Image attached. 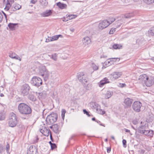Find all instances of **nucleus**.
Segmentation results:
<instances>
[{"label": "nucleus", "instance_id": "20", "mask_svg": "<svg viewBox=\"0 0 154 154\" xmlns=\"http://www.w3.org/2000/svg\"><path fill=\"white\" fill-rule=\"evenodd\" d=\"M21 8V6L18 4H14L11 8L12 11H14L19 10Z\"/></svg>", "mask_w": 154, "mask_h": 154}, {"label": "nucleus", "instance_id": "44", "mask_svg": "<svg viewBox=\"0 0 154 154\" xmlns=\"http://www.w3.org/2000/svg\"><path fill=\"white\" fill-rule=\"evenodd\" d=\"M51 58L55 61L57 60V55L56 54H54L52 55Z\"/></svg>", "mask_w": 154, "mask_h": 154}, {"label": "nucleus", "instance_id": "18", "mask_svg": "<svg viewBox=\"0 0 154 154\" xmlns=\"http://www.w3.org/2000/svg\"><path fill=\"white\" fill-rule=\"evenodd\" d=\"M90 106L91 109L96 110L97 109V108L100 106L97 103L94 102H91L90 103Z\"/></svg>", "mask_w": 154, "mask_h": 154}, {"label": "nucleus", "instance_id": "60", "mask_svg": "<svg viewBox=\"0 0 154 154\" xmlns=\"http://www.w3.org/2000/svg\"><path fill=\"white\" fill-rule=\"evenodd\" d=\"M49 134H50V139L53 142L54 141V139H53V138L52 137V134H51V132H50Z\"/></svg>", "mask_w": 154, "mask_h": 154}, {"label": "nucleus", "instance_id": "61", "mask_svg": "<svg viewBox=\"0 0 154 154\" xmlns=\"http://www.w3.org/2000/svg\"><path fill=\"white\" fill-rule=\"evenodd\" d=\"M111 149V148L110 147H107V152L108 153H109L110 152Z\"/></svg>", "mask_w": 154, "mask_h": 154}, {"label": "nucleus", "instance_id": "64", "mask_svg": "<svg viewBox=\"0 0 154 154\" xmlns=\"http://www.w3.org/2000/svg\"><path fill=\"white\" fill-rule=\"evenodd\" d=\"M133 124L136 125L137 123V121H133Z\"/></svg>", "mask_w": 154, "mask_h": 154}, {"label": "nucleus", "instance_id": "23", "mask_svg": "<svg viewBox=\"0 0 154 154\" xmlns=\"http://www.w3.org/2000/svg\"><path fill=\"white\" fill-rule=\"evenodd\" d=\"M53 129L55 133L57 134L59 132L58 125L57 124L53 125Z\"/></svg>", "mask_w": 154, "mask_h": 154}, {"label": "nucleus", "instance_id": "62", "mask_svg": "<svg viewBox=\"0 0 154 154\" xmlns=\"http://www.w3.org/2000/svg\"><path fill=\"white\" fill-rule=\"evenodd\" d=\"M125 131L126 132H128V133H129L131 135H132V134H131L130 133V131L128 129H125Z\"/></svg>", "mask_w": 154, "mask_h": 154}, {"label": "nucleus", "instance_id": "16", "mask_svg": "<svg viewBox=\"0 0 154 154\" xmlns=\"http://www.w3.org/2000/svg\"><path fill=\"white\" fill-rule=\"evenodd\" d=\"M52 13V11L50 10H47L41 14L42 16L43 17H48L51 15Z\"/></svg>", "mask_w": 154, "mask_h": 154}, {"label": "nucleus", "instance_id": "15", "mask_svg": "<svg viewBox=\"0 0 154 154\" xmlns=\"http://www.w3.org/2000/svg\"><path fill=\"white\" fill-rule=\"evenodd\" d=\"M154 83V79L151 78H149L148 79V80L146 81V82L144 84H145L146 86L148 87H150Z\"/></svg>", "mask_w": 154, "mask_h": 154}, {"label": "nucleus", "instance_id": "22", "mask_svg": "<svg viewBox=\"0 0 154 154\" xmlns=\"http://www.w3.org/2000/svg\"><path fill=\"white\" fill-rule=\"evenodd\" d=\"M56 5L59 8L61 9L66 8L67 7V5L66 4L62 3L60 2L57 3Z\"/></svg>", "mask_w": 154, "mask_h": 154}, {"label": "nucleus", "instance_id": "54", "mask_svg": "<svg viewBox=\"0 0 154 154\" xmlns=\"http://www.w3.org/2000/svg\"><path fill=\"white\" fill-rule=\"evenodd\" d=\"M39 140V138L38 137V136L37 135L36 137V138L35 140H34V143H37L38 142V140Z\"/></svg>", "mask_w": 154, "mask_h": 154}, {"label": "nucleus", "instance_id": "1", "mask_svg": "<svg viewBox=\"0 0 154 154\" xmlns=\"http://www.w3.org/2000/svg\"><path fill=\"white\" fill-rule=\"evenodd\" d=\"M18 109L20 114L26 116V117L23 118L24 119H28L32 113L31 107L24 103H20L18 105Z\"/></svg>", "mask_w": 154, "mask_h": 154}, {"label": "nucleus", "instance_id": "59", "mask_svg": "<svg viewBox=\"0 0 154 154\" xmlns=\"http://www.w3.org/2000/svg\"><path fill=\"white\" fill-rule=\"evenodd\" d=\"M37 2V0H31L30 3L33 4H35Z\"/></svg>", "mask_w": 154, "mask_h": 154}, {"label": "nucleus", "instance_id": "34", "mask_svg": "<svg viewBox=\"0 0 154 154\" xmlns=\"http://www.w3.org/2000/svg\"><path fill=\"white\" fill-rule=\"evenodd\" d=\"M62 37V35H55L51 37L53 41H55L57 40L59 37Z\"/></svg>", "mask_w": 154, "mask_h": 154}, {"label": "nucleus", "instance_id": "42", "mask_svg": "<svg viewBox=\"0 0 154 154\" xmlns=\"http://www.w3.org/2000/svg\"><path fill=\"white\" fill-rule=\"evenodd\" d=\"M16 54H15L14 53H9V56L11 58L14 59L15 58V57H16Z\"/></svg>", "mask_w": 154, "mask_h": 154}, {"label": "nucleus", "instance_id": "3", "mask_svg": "<svg viewBox=\"0 0 154 154\" xmlns=\"http://www.w3.org/2000/svg\"><path fill=\"white\" fill-rule=\"evenodd\" d=\"M17 117L16 115L12 112L10 114L8 121V125L11 127H14L17 125Z\"/></svg>", "mask_w": 154, "mask_h": 154}, {"label": "nucleus", "instance_id": "63", "mask_svg": "<svg viewBox=\"0 0 154 154\" xmlns=\"http://www.w3.org/2000/svg\"><path fill=\"white\" fill-rule=\"evenodd\" d=\"M145 152V150L143 149H141L140 150V153L142 154H144Z\"/></svg>", "mask_w": 154, "mask_h": 154}, {"label": "nucleus", "instance_id": "13", "mask_svg": "<svg viewBox=\"0 0 154 154\" xmlns=\"http://www.w3.org/2000/svg\"><path fill=\"white\" fill-rule=\"evenodd\" d=\"M108 22L107 20H104L100 23L98 26L99 29H102L107 27L109 25Z\"/></svg>", "mask_w": 154, "mask_h": 154}, {"label": "nucleus", "instance_id": "19", "mask_svg": "<svg viewBox=\"0 0 154 154\" xmlns=\"http://www.w3.org/2000/svg\"><path fill=\"white\" fill-rule=\"evenodd\" d=\"M17 25L18 23H10L8 24V26L9 28L10 29V30L13 31L15 29L17 26V27H18V26H17Z\"/></svg>", "mask_w": 154, "mask_h": 154}, {"label": "nucleus", "instance_id": "53", "mask_svg": "<svg viewBox=\"0 0 154 154\" xmlns=\"http://www.w3.org/2000/svg\"><path fill=\"white\" fill-rule=\"evenodd\" d=\"M67 16V17H63V18H62V19H63V21H68L69 19H68V17H67V15H66Z\"/></svg>", "mask_w": 154, "mask_h": 154}, {"label": "nucleus", "instance_id": "37", "mask_svg": "<svg viewBox=\"0 0 154 154\" xmlns=\"http://www.w3.org/2000/svg\"><path fill=\"white\" fill-rule=\"evenodd\" d=\"M112 47L114 49H120L122 48V46L119 44H114L113 45Z\"/></svg>", "mask_w": 154, "mask_h": 154}, {"label": "nucleus", "instance_id": "38", "mask_svg": "<svg viewBox=\"0 0 154 154\" xmlns=\"http://www.w3.org/2000/svg\"><path fill=\"white\" fill-rule=\"evenodd\" d=\"M143 1L147 4H150L154 2V0H143Z\"/></svg>", "mask_w": 154, "mask_h": 154}, {"label": "nucleus", "instance_id": "52", "mask_svg": "<svg viewBox=\"0 0 154 154\" xmlns=\"http://www.w3.org/2000/svg\"><path fill=\"white\" fill-rule=\"evenodd\" d=\"M4 150V148L3 147V146L1 144H0V153H2V152Z\"/></svg>", "mask_w": 154, "mask_h": 154}, {"label": "nucleus", "instance_id": "28", "mask_svg": "<svg viewBox=\"0 0 154 154\" xmlns=\"http://www.w3.org/2000/svg\"><path fill=\"white\" fill-rule=\"evenodd\" d=\"M147 134H143L147 136H149L150 137H152L153 134V131L152 130H149L148 129L147 130Z\"/></svg>", "mask_w": 154, "mask_h": 154}, {"label": "nucleus", "instance_id": "56", "mask_svg": "<svg viewBox=\"0 0 154 154\" xmlns=\"http://www.w3.org/2000/svg\"><path fill=\"white\" fill-rule=\"evenodd\" d=\"M3 17V15L0 12V23L1 22L2 20Z\"/></svg>", "mask_w": 154, "mask_h": 154}, {"label": "nucleus", "instance_id": "35", "mask_svg": "<svg viewBox=\"0 0 154 154\" xmlns=\"http://www.w3.org/2000/svg\"><path fill=\"white\" fill-rule=\"evenodd\" d=\"M5 114L3 112L0 113V121L4 120L5 118Z\"/></svg>", "mask_w": 154, "mask_h": 154}, {"label": "nucleus", "instance_id": "41", "mask_svg": "<svg viewBox=\"0 0 154 154\" xmlns=\"http://www.w3.org/2000/svg\"><path fill=\"white\" fill-rule=\"evenodd\" d=\"M62 114L61 116L63 119V120L65 117V114L66 112V111L64 109H63L62 110Z\"/></svg>", "mask_w": 154, "mask_h": 154}, {"label": "nucleus", "instance_id": "9", "mask_svg": "<svg viewBox=\"0 0 154 154\" xmlns=\"http://www.w3.org/2000/svg\"><path fill=\"white\" fill-rule=\"evenodd\" d=\"M40 75L44 77L47 78L49 76V72L45 66H43L40 69Z\"/></svg>", "mask_w": 154, "mask_h": 154}, {"label": "nucleus", "instance_id": "48", "mask_svg": "<svg viewBox=\"0 0 154 154\" xmlns=\"http://www.w3.org/2000/svg\"><path fill=\"white\" fill-rule=\"evenodd\" d=\"M83 112L85 114H86L89 117L90 116V115L89 114V112L87 111L86 109H84L83 110Z\"/></svg>", "mask_w": 154, "mask_h": 154}, {"label": "nucleus", "instance_id": "30", "mask_svg": "<svg viewBox=\"0 0 154 154\" xmlns=\"http://www.w3.org/2000/svg\"><path fill=\"white\" fill-rule=\"evenodd\" d=\"M82 84H85L87 82V79H86V77L84 74V76L81 78V79L79 80Z\"/></svg>", "mask_w": 154, "mask_h": 154}, {"label": "nucleus", "instance_id": "43", "mask_svg": "<svg viewBox=\"0 0 154 154\" xmlns=\"http://www.w3.org/2000/svg\"><path fill=\"white\" fill-rule=\"evenodd\" d=\"M115 20V19L113 17H111L110 18H109L108 20L107 21L108 22H109V25L112 23Z\"/></svg>", "mask_w": 154, "mask_h": 154}, {"label": "nucleus", "instance_id": "40", "mask_svg": "<svg viewBox=\"0 0 154 154\" xmlns=\"http://www.w3.org/2000/svg\"><path fill=\"white\" fill-rule=\"evenodd\" d=\"M67 17L69 20H70L73 19L75 18L77 16L73 14H71L70 15H67Z\"/></svg>", "mask_w": 154, "mask_h": 154}, {"label": "nucleus", "instance_id": "51", "mask_svg": "<svg viewBox=\"0 0 154 154\" xmlns=\"http://www.w3.org/2000/svg\"><path fill=\"white\" fill-rule=\"evenodd\" d=\"M50 41H53L52 39V38L51 37H48V38H46V39L45 42H48Z\"/></svg>", "mask_w": 154, "mask_h": 154}, {"label": "nucleus", "instance_id": "31", "mask_svg": "<svg viewBox=\"0 0 154 154\" xmlns=\"http://www.w3.org/2000/svg\"><path fill=\"white\" fill-rule=\"evenodd\" d=\"M11 6V4H10L8 0H7V3L4 9L6 11H8Z\"/></svg>", "mask_w": 154, "mask_h": 154}, {"label": "nucleus", "instance_id": "58", "mask_svg": "<svg viewBox=\"0 0 154 154\" xmlns=\"http://www.w3.org/2000/svg\"><path fill=\"white\" fill-rule=\"evenodd\" d=\"M16 57H15V58L14 59H16V60H19L20 61H21V58L19 57L18 55H16Z\"/></svg>", "mask_w": 154, "mask_h": 154}, {"label": "nucleus", "instance_id": "25", "mask_svg": "<svg viewBox=\"0 0 154 154\" xmlns=\"http://www.w3.org/2000/svg\"><path fill=\"white\" fill-rule=\"evenodd\" d=\"M148 34L149 36H154V27L149 29L148 31Z\"/></svg>", "mask_w": 154, "mask_h": 154}, {"label": "nucleus", "instance_id": "27", "mask_svg": "<svg viewBox=\"0 0 154 154\" xmlns=\"http://www.w3.org/2000/svg\"><path fill=\"white\" fill-rule=\"evenodd\" d=\"M28 98L29 100L32 101H35L36 100V97L33 94H29L28 96Z\"/></svg>", "mask_w": 154, "mask_h": 154}, {"label": "nucleus", "instance_id": "24", "mask_svg": "<svg viewBox=\"0 0 154 154\" xmlns=\"http://www.w3.org/2000/svg\"><path fill=\"white\" fill-rule=\"evenodd\" d=\"M113 94V92L110 91H108L105 94V98L106 99L109 98Z\"/></svg>", "mask_w": 154, "mask_h": 154}, {"label": "nucleus", "instance_id": "21", "mask_svg": "<svg viewBox=\"0 0 154 154\" xmlns=\"http://www.w3.org/2000/svg\"><path fill=\"white\" fill-rule=\"evenodd\" d=\"M83 42L85 45H86L91 43L90 39L88 37H86L84 38Z\"/></svg>", "mask_w": 154, "mask_h": 154}, {"label": "nucleus", "instance_id": "33", "mask_svg": "<svg viewBox=\"0 0 154 154\" xmlns=\"http://www.w3.org/2000/svg\"><path fill=\"white\" fill-rule=\"evenodd\" d=\"M84 76V74L82 72H80L77 73V76L78 79L79 80L81 79V78Z\"/></svg>", "mask_w": 154, "mask_h": 154}, {"label": "nucleus", "instance_id": "32", "mask_svg": "<svg viewBox=\"0 0 154 154\" xmlns=\"http://www.w3.org/2000/svg\"><path fill=\"white\" fill-rule=\"evenodd\" d=\"M133 14L132 13H128L125 14V15L122 16V18H130L133 17Z\"/></svg>", "mask_w": 154, "mask_h": 154}, {"label": "nucleus", "instance_id": "8", "mask_svg": "<svg viewBox=\"0 0 154 154\" xmlns=\"http://www.w3.org/2000/svg\"><path fill=\"white\" fill-rule=\"evenodd\" d=\"M133 102V100L129 98L125 99L123 102V105L125 109L131 107Z\"/></svg>", "mask_w": 154, "mask_h": 154}, {"label": "nucleus", "instance_id": "4", "mask_svg": "<svg viewBox=\"0 0 154 154\" xmlns=\"http://www.w3.org/2000/svg\"><path fill=\"white\" fill-rule=\"evenodd\" d=\"M30 87L28 84H24L21 87L20 92L22 95L23 96H26L29 93Z\"/></svg>", "mask_w": 154, "mask_h": 154}, {"label": "nucleus", "instance_id": "29", "mask_svg": "<svg viewBox=\"0 0 154 154\" xmlns=\"http://www.w3.org/2000/svg\"><path fill=\"white\" fill-rule=\"evenodd\" d=\"M96 112L100 114L103 115L105 113V111L100 108V106L96 110Z\"/></svg>", "mask_w": 154, "mask_h": 154}, {"label": "nucleus", "instance_id": "46", "mask_svg": "<svg viewBox=\"0 0 154 154\" xmlns=\"http://www.w3.org/2000/svg\"><path fill=\"white\" fill-rule=\"evenodd\" d=\"M92 66L93 69L94 70H97L98 69V67L97 66H96L94 64H92Z\"/></svg>", "mask_w": 154, "mask_h": 154}, {"label": "nucleus", "instance_id": "10", "mask_svg": "<svg viewBox=\"0 0 154 154\" xmlns=\"http://www.w3.org/2000/svg\"><path fill=\"white\" fill-rule=\"evenodd\" d=\"M38 149L35 146H31L27 150V154H37Z\"/></svg>", "mask_w": 154, "mask_h": 154}, {"label": "nucleus", "instance_id": "57", "mask_svg": "<svg viewBox=\"0 0 154 154\" xmlns=\"http://www.w3.org/2000/svg\"><path fill=\"white\" fill-rule=\"evenodd\" d=\"M96 122H97V123H98L100 125H101V126H103L104 127H105V126L104 125H103V124H102V123H100V122L98 120H96Z\"/></svg>", "mask_w": 154, "mask_h": 154}, {"label": "nucleus", "instance_id": "2", "mask_svg": "<svg viewBox=\"0 0 154 154\" xmlns=\"http://www.w3.org/2000/svg\"><path fill=\"white\" fill-rule=\"evenodd\" d=\"M57 119V113L53 112L47 116L46 121L48 125H51L55 122Z\"/></svg>", "mask_w": 154, "mask_h": 154}, {"label": "nucleus", "instance_id": "55", "mask_svg": "<svg viewBox=\"0 0 154 154\" xmlns=\"http://www.w3.org/2000/svg\"><path fill=\"white\" fill-rule=\"evenodd\" d=\"M120 86L121 88H123L126 86V85L125 83H120Z\"/></svg>", "mask_w": 154, "mask_h": 154}, {"label": "nucleus", "instance_id": "26", "mask_svg": "<svg viewBox=\"0 0 154 154\" xmlns=\"http://www.w3.org/2000/svg\"><path fill=\"white\" fill-rule=\"evenodd\" d=\"M123 21L122 20L120 19L119 20L115 22V24L116 25V28H118L120 27L121 25L123 23Z\"/></svg>", "mask_w": 154, "mask_h": 154}, {"label": "nucleus", "instance_id": "50", "mask_svg": "<svg viewBox=\"0 0 154 154\" xmlns=\"http://www.w3.org/2000/svg\"><path fill=\"white\" fill-rule=\"evenodd\" d=\"M51 146L52 150L54 149L57 148V146L54 143H53Z\"/></svg>", "mask_w": 154, "mask_h": 154}, {"label": "nucleus", "instance_id": "45", "mask_svg": "<svg viewBox=\"0 0 154 154\" xmlns=\"http://www.w3.org/2000/svg\"><path fill=\"white\" fill-rule=\"evenodd\" d=\"M10 146L9 144L8 143L7 145L6 146V150L7 151V152L8 153H10L9 152V149H10Z\"/></svg>", "mask_w": 154, "mask_h": 154}, {"label": "nucleus", "instance_id": "7", "mask_svg": "<svg viewBox=\"0 0 154 154\" xmlns=\"http://www.w3.org/2000/svg\"><path fill=\"white\" fill-rule=\"evenodd\" d=\"M142 106V104L140 101H135L132 104V109L135 112H139Z\"/></svg>", "mask_w": 154, "mask_h": 154}, {"label": "nucleus", "instance_id": "47", "mask_svg": "<svg viewBox=\"0 0 154 154\" xmlns=\"http://www.w3.org/2000/svg\"><path fill=\"white\" fill-rule=\"evenodd\" d=\"M116 28H111V30H110V31L109 32V34H113L114 33V32L116 31Z\"/></svg>", "mask_w": 154, "mask_h": 154}, {"label": "nucleus", "instance_id": "11", "mask_svg": "<svg viewBox=\"0 0 154 154\" xmlns=\"http://www.w3.org/2000/svg\"><path fill=\"white\" fill-rule=\"evenodd\" d=\"M148 78V75L145 74H143L141 75L138 79V80L139 82L141 83L143 85H144L146 81Z\"/></svg>", "mask_w": 154, "mask_h": 154}, {"label": "nucleus", "instance_id": "49", "mask_svg": "<svg viewBox=\"0 0 154 154\" xmlns=\"http://www.w3.org/2000/svg\"><path fill=\"white\" fill-rule=\"evenodd\" d=\"M126 143V140H125L123 139L122 140L123 146L125 148H126L127 146Z\"/></svg>", "mask_w": 154, "mask_h": 154}, {"label": "nucleus", "instance_id": "17", "mask_svg": "<svg viewBox=\"0 0 154 154\" xmlns=\"http://www.w3.org/2000/svg\"><path fill=\"white\" fill-rule=\"evenodd\" d=\"M109 83V79L106 78H105L103 79L100 81L99 82V86L102 87L105 84Z\"/></svg>", "mask_w": 154, "mask_h": 154}, {"label": "nucleus", "instance_id": "5", "mask_svg": "<svg viewBox=\"0 0 154 154\" xmlns=\"http://www.w3.org/2000/svg\"><path fill=\"white\" fill-rule=\"evenodd\" d=\"M148 123L145 122L144 125H141L138 128V132L139 133L143 134H147V130L148 129Z\"/></svg>", "mask_w": 154, "mask_h": 154}, {"label": "nucleus", "instance_id": "39", "mask_svg": "<svg viewBox=\"0 0 154 154\" xmlns=\"http://www.w3.org/2000/svg\"><path fill=\"white\" fill-rule=\"evenodd\" d=\"M19 128L21 131H24L25 129V126L22 124L20 123L18 125Z\"/></svg>", "mask_w": 154, "mask_h": 154}, {"label": "nucleus", "instance_id": "6", "mask_svg": "<svg viewBox=\"0 0 154 154\" xmlns=\"http://www.w3.org/2000/svg\"><path fill=\"white\" fill-rule=\"evenodd\" d=\"M31 83L34 86L39 87L42 85V81L39 77L35 76L32 78L31 80Z\"/></svg>", "mask_w": 154, "mask_h": 154}, {"label": "nucleus", "instance_id": "12", "mask_svg": "<svg viewBox=\"0 0 154 154\" xmlns=\"http://www.w3.org/2000/svg\"><path fill=\"white\" fill-rule=\"evenodd\" d=\"M40 132L44 136H48L49 135L51 131L45 126L42 127L40 130Z\"/></svg>", "mask_w": 154, "mask_h": 154}, {"label": "nucleus", "instance_id": "14", "mask_svg": "<svg viewBox=\"0 0 154 154\" xmlns=\"http://www.w3.org/2000/svg\"><path fill=\"white\" fill-rule=\"evenodd\" d=\"M122 75L121 72H114L110 75L111 77H112V79L114 80L116 79L119 78Z\"/></svg>", "mask_w": 154, "mask_h": 154}, {"label": "nucleus", "instance_id": "36", "mask_svg": "<svg viewBox=\"0 0 154 154\" xmlns=\"http://www.w3.org/2000/svg\"><path fill=\"white\" fill-rule=\"evenodd\" d=\"M118 59V58H111L107 60V61H105L104 63L105 64H106L107 65V63H108V64H109V63H110V61H108L109 60H110V61H111L112 60L113 61H116Z\"/></svg>", "mask_w": 154, "mask_h": 154}]
</instances>
